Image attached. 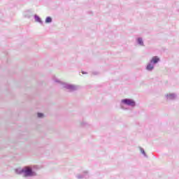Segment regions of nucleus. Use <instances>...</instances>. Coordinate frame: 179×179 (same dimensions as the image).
Returning <instances> with one entry per match:
<instances>
[{"label":"nucleus","mask_w":179,"mask_h":179,"mask_svg":"<svg viewBox=\"0 0 179 179\" xmlns=\"http://www.w3.org/2000/svg\"><path fill=\"white\" fill-rule=\"evenodd\" d=\"M138 43L140 44V45H143V41L142 40V38H139L138 39Z\"/></svg>","instance_id":"obj_6"},{"label":"nucleus","mask_w":179,"mask_h":179,"mask_svg":"<svg viewBox=\"0 0 179 179\" xmlns=\"http://www.w3.org/2000/svg\"><path fill=\"white\" fill-rule=\"evenodd\" d=\"M69 89H73V86H70Z\"/></svg>","instance_id":"obj_9"},{"label":"nucleus","mask_w":179,"mask_h":179,"mask_svg":"<svg viewBox=\"0 0 179 179\" xmlns=\"http://www.w3.org/2000/svg\"><path fill=\"white\" fill-rule=\"evenodd\" d=\"M52 22V19L50 17H48L45 20L46 23H51Z\"/></svg>","instance_id":"obj_4"},{"label":"nucleus","mask_w":179,"mask_h":179,"mask_svg":"<svg viewBox=\"0 0 179 179\" xmlns=\"http://www.w3.org/2000/svg\"><path fill=\"white\" fill-rule=\"evenodd\" d=\"M122 102L124 103V104H127V106H135V101L132 99H123L122 100Z\"/></svg>","instance_id":"obj_2"},{"label":"nucleus","mask_w":179,"mask_h":179,"mask_svg":"<svg viewBox=\"0 0 179 179\" xmlns=\"http://www.w3.org/2000/svg\"><path fill=\"white\" fill-rule=\"evenodd\" d=\"M160 61V59L157 57V56H155L152 57L151 62H153V64H157Z\"/></svg>","instance_id":"obj_3"},{"label":"nucleus","mask_w":179,"mask_h":179,"mask_svg":"<svg viewBox=\"0 0 179 179\" xmlns=\"http://www.w3.org/2000/svg\"><path fill=\"white\" fill-rule=\"evenodd\" d=\"M35 20H36V22H41V19L39 18L38 16H35Z\"/></svg>","instance_id":"obj_7"},{"label":"nucleus","mask_w":179,"mask_h":179,"mask_svg":"<svg viewBox=\"0 0 179 179\" xmlns=\"http://www.w3.org/2000/svg\"><path fill=\"white\" fill-rule=\"evenodd\" d=\"M21 173H24V177H30L31 176H34V172H33V171H31V169L29 166H27L24 168V169H22L20 172V174Z\"/></svg>","instance_id":"obj_1"},{"label":"nucleus","mask_w":179,"mask_h":179,"mask_svg":"<svg viewBox=\"0 0 179 179\" xmlns=\"http://www.w3.org/2000/svg\"><path fill=\"white\" fill-rule=\"evenodd\" d=\"M38 117L41 118V117H44V115L43 113H38Z\"/></svg>","instance_id":"obj_8"},{"label":"nucleus","mask_w":179,"mask_h":179,"mask_svg":"<svg viewBox=\"0 0 179 179\" xmlns=\"http://www.w3.org/2000/svg\"><path fill=\"white\" fill-rule=\"evenodd\" d=\"M147 69H148V71H152V69H153V65H152V64H148V65L147 66Z\"/></svg>","instance_id":"obj_5"}]
</instances>
